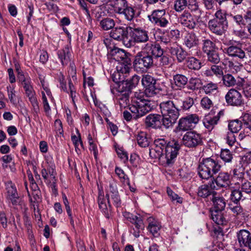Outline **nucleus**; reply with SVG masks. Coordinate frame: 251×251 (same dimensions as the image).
I'll use <instances>...</instances> for the list:
<instances>
[{"label": "nucleus", "instance_id": "4d7b16f0", "mask_svg": "<svg viewBox=\"0 0 251 251\" xmlns=\"http://www.w3.org/2000/svg\"><path fill=\"white\" fill-rule=\"evenodd\" d=\"M241 191L245 194L251 193V183L248 180H244L241 186Z\"/></svg>", "mask_w": 251, "mask_h": 251}, {"label": "nucleus", "instance_id": "cd10ccee", "mask_svg": "<svg viewBox=\"0 0 251 251\" xmlns=\"http://www.w3.org/2000/svg\"><path fill=\"white\" fill-rule=\"evenodd\" d=\"M197 172L199 177L202 179L208 180L209 178L212 179V176L209 171L204 158L199 162L197 167Z\"/></svg>", "mask_w": 251, "mask_h": 251}, {"label": "nucleus", "instance_id": "412c9836", "mask_svg": "<svg viewBox=\"0 0 251 251\" xmlns=\"http://www.w3.org/2000/svg\"><path fill=\"white\" fill-rule=\"evenodd\" d=\"M247 164L246 161H243V157L237 162L235 168L233 170V178L241 182L244 180L245 167L244 165Z\"/></svg>", "mask_w": 251, "mask_h": 251}, {"label": "nucleus", "instance_id": "3c124183", "mask_svg": "<svg viewBox=\"0 0 251 251\" xmlns=\"http://www.w3.org/2000/svg\"><path fill=\"white\" fill-rule=\"evenodd\" d=\"M187 0H176L174 9L176 12H181L187 7Z\"/></svg>", "mask_w": 251, "mask_h": 251}, {"label": "nucleus", "instance_id": "6e6d98bb", "mask_svg": "<svg viewBox=\"0 0 251 251\" xmlns=\"http://www.w3.org/2000/svg\"><path fill=\"white\" fill-rule=\"evenodd\" d=\"M201 105L205 109H209L213 105L212 100L207 97H203L201 101Z\"/></svg>", "mask_w": 251, "mask_h": 251}, {"label": "nucleus", "instance_id": "c756f323", "mask_svg": "<svg viewBox=\"0 0 251 251\" xmlns=\"http://www.w3.org/2000/svg\"><path fill=\"white\" fill-rule=\"evenodd\" d=\"M210 199L213 202L214 208L213 211H223L224 210L226 202L223 197L219 196L216 192V194Z\"/></svg>", "mask_w": 251, "mask_h": 251}, {"label": "nucleus", "instance_id": "20e7f679", "mask_svg": "<svg viewBox=\"0 0 251 251\" xmlns=\"http://www.w3.org/2000/svg\"><path fill=\"white\" fill-rule=\"evenodd\" d=\"M208 25L211 31L218 35H222L228 27L226 14L221 10H218L215 14V18L209 20Z\"/></svg>", "mask_w": 251, "mask_h": 251}, {"label": "nucleus", "instance_id": "603ef678", "mask_svg": "<svg viewBox=\"0 0 251 251\" xmlns=\"http://www.w3.org/2000/svg\"><path fill=\"white\" fill-rule=\"evenodd\" d=\"M209 71H211L214 75L218 77H222L224 75L223 67L217 64L212 65L210 67Z\"/></svg>", "mask_w": 251, "mask_h": 251}, {"label": "nucleus", "instance_id": "9d476101", "mask_svg": "<svg viewBox=\"0 0 251 251\" xmlns=\"http://www.w3.org/2000/svg\"><path fill=\"white\" fill-rule=\"evenodd\" d=\"M247 50V49L242 48L241 44L235 45L231 43L228 47L224 49L225 52L229 56L237 58L243 61L244 60H246L248 58V54Z\"/></svg>", "mask_w": 251, "mask_h": 251}, {"label": "nucleus", "instance_id": "f257e3e1", "mask_svg": "<svg viewBox=\"0 0 251 251\" xmlns=\"http://www.w3.org/2000/svg\"><path fill=\"white\" fill-rule=\"evenodd\" d=\"M154 147L150 150L151 158H158L163 164L170 165L174 163L180 145L175 140L167 142L163 138H158L154 141Z\"/></svg>", "mask_w": 251, "mask_h": 251}, {"label": "nucleus", "instance_id": "4be33fe9", "mask_svg": "<svg viewBox=\"0 0 251 251\" xmlns=\"http://www.w3.org/2000/svg\"><path fill=\"white\" fill-rule=\"evenodd\" d=\"M169 52L173 56H175L177 62L182 63L188 58V53L181 46L171 47Z\"/></svg>", "mask_w": 251, "mask_h": 251}, {"label": "nucleus", "instance_id": "a878e982", "mask_svg": "<svg viewBox=\"0 0 251 251\" xmlns=\"http://www.w3.org/2000/svg\"><path fill=\"white\" fill-rule=\"evenodd\" d=\"M144 49L152 55L153 58H158L164 53L163 49L158 44L147 43L145 45Z\"/></svg>", "mask_w": 251, "mask_h": 251}, {"label": "nucleus", "instance_id": "338daca9", "mask_svg": "<svg viewBox=\"0 0 251 251\" xmlns=\"http://www.w3.org/2000/svg\"><path fill=\"white\" fill-rule=\"evenodd\" d=\"M110 197L113 201L114 204L116 207H119L121 205V201L119 193L117 194H113L112 195H110Z\"/></svg>", "mask_w": 251, "mask_h": 251}, {"label": "nucleus", "instance_id": "2eb2a0df", "mask_svg": "<svg viewBox=\"0 0 251 251\" xmlns=\"http://www.w3.org/2000/svg\"><path fill=\"white\" fill-rule=\"evenodd\" d=\"M225 99L227 103L231 106H239L244 104L241 94L234 89H231L228 91Z\"/></svg>", "mask_w": 251, "mask_h": 251}, {"label": "nucleus", "instance_id": "dca6fc26", "mask_svg": "<svg viewBox=\"0 0 251 251\" xmlns=\"http://www.w3.org/2000/svg\"><path fill=\"white\" fill-rule=\"evenodd\" d=\"M164 118L157 114H150L147 116L145 120L146 126L148 128L160 129L164 126Z\"/></svg>", "mask_w": 251, "mask_h": 251}, {"label": "nucleus", "instance_id": "a18cd8bd", "mask_svg": "<svg viewBox=\"0 0 251 251\" xmlns=\"http://www.w3.org/2000/svg\"><path fill=\"white\" fill-rule=\"evenodd\" d=\"M161 228L160 224L156 222L153 221L151 222L148 227L149 231L154 236L157 237L159 235V231Z\"/></svg>", "mask_w": 251, "mask_h": 251}, {"label": "nucleus", "instance_id": "6e6552de", "mask_svg": "<svg viewBox=\"0 0 251 251\" xmlns=\"http://www.w3.org/2000/svg\"><path fill=\"white\" fill-rule=\"evenodd\" d=\"M139 100V101H136L135 104L129 107V110L133 114L134 118L135 119L144 116L153 109L150 100L145 99Z\"/></svg>", "mask_w": 251, "mask_h": 251}, {"label": "nucleus", "instance_id": "39448f33", "mask_svg": "<svg viewBox=\"0 0 251 251\" xmlns=\"http://www.w3.org/2000/svg\"><path fill=\"white\" fill-rule=\"evenodd\" d=\"M141 83L145 89V94L148 97H153L163 90L157 79L150 75H143Z\"/></svg>", "mask_w": 251, "mask_h": 251}, {"label": "nucleus", "instance_id": "c9c22d12", "mask_svg": "<svg viewBox=\"0 0 251 251\" xmlns=\"http://www.w3.org/2000/svg\"><path fill=\"white\" fill-rule=\"evenodd\" d=\"M207 57V61L212 64H218L221 61L220 53L219 49L205 53Z\"/></svg>", "mask_w": 251, "mask_h": 251}, {"label": "nucleus", "instance_id": "a211bd4d", "mask_svg": "<svg viewBox=\"0 0 251 251\" xmlns=\"http://www.w3.org/2000/svg\"><path fill=\"white\" fill-rule=\"evenodd\" d=\"M230 175L227 172H220L216 177H213L212 180V183L213 184V188H215L214 183L216 185L222 188H226L229 186Z\"/></svg>", "mask_w": 251, "mask_h": 251}, {"label": "nucleus", "instance_id": "7ed1b4c3", "mask_svg": "<svg viewBox=\"0 0 251 251\" xmlns=\"http://www.w3.org/2000/svg\"><path fill=\"white\" fill-rule=\"evenodd\" d=\"M109 54L113 59L119 62V65L117 66L118 71L121 72L122 74L129 72L131 60L128 53H126L124 50L114 47L109 51Z\"/></svg>", "mask_w": 251, "mask_h": 251}, {"label": "nucleus", "instance_id": "f03ea898", "mask_svg": "<svg viewBox=\"0 0 251 251\" xmlns=\"http://www.w3.org/2000/svg\"><path fill=\"white\" fill-rule=\"evenodd\" d=\"M159 108L164 118V126L166 128L173 127L176 123L179 116V105L176 100H167L161 102Z\"/></svg>", "mask_w": 251, "mask_h": 251}, {"label": "nucleus", "instance_id": "13d9d810", "mask_svg": "<svg viewBox=\"0 0 251 251\" xmlns=\"http://www.w3.org/2000/svg\"><path fill=\"white\" fill-rule=\"evenodd\" d=\"M194 102L193 99L190 97H188V98L186 99L184 101H183L182 105L179 106V108L182 107L184 110L189 109L194 104Z\"/></svg>", "mask_w": 251, "mask_h": 251}, {"label": "nucleus", "instance_id": "b1692460", "mask_svg": "<svg viewBox=\"0 0 251 251\" xmlns=\"http://www.w3.org/2000/svg\"><path fill=\"white\" fill-rule=\"evenodd\" d=\"M239 246L240 248H247L251 239V232L246 229H241L236 233Z\"/></svg>", "mask_w": 251, "mask_h": 251}, {"label": "nucleus", "instance_id": "72a5a7b5", "mask_svg": "<svg viewBox=\"0 0 251 251\" xmlns=\"http://www.w3.org/2000/svg\"><path fill=\"white\" fill-rule=\"evenodd\" d=\"M222 211H211V218L212 220L218 225H225L227 223L225 216L222 212Z\"/></svg>", "mask_w": 251, "mask_h": 251}, {"label": "nucleus", "instance_id": "2f4dec72", "mask_svg": "<svg viewBox=\"0 0 251 251\" xmlns=\"http://www.w3.org/2000/svg\"><path fill=\"white\" fill-rule=\"evenodd\" d=\"M57 55L63 66L67 65L70 61L71 52L68 45L57 51Z\"/></svg>", "mask_w": 251, "mask_h": 251}, {"label": "nucleus", "instance_id": "f3484780", "mask_svg": "<svg viewBox=\"0 0 251 251\" xmlns=\"http://www.w3.org/2000/svg\"><path fill=\"white\" fill-rule=\"evenodd\" d=\"M188 82V78L186 75L181 74H176L173 75L171 84L173 88L181 90L185 87Z\"/></svg>", "mask_w": 251, "mask_h": 251}, {"label": "nucleus", "instance_id": "5701e85b", "mask_svg": "<svg viewBox=\"0 0 251 251\" xmlns=\"http://www.w3.org/2000/svg\"><path fill=\"white\" fill-rule=\"evenodd\" d=\"M204 160L213 178L214 175L217 174L221 169L222 165L220 161L217 158H214L212 157L205 158Z\"/></svg>", "mask_w": 251, "mask_h": 251}, {"label": "nucleus", "instance_id": "864d4df0", "mask_svg": "<svg viewBox=\"0 0 251 251\" xmlns=\"http://www.w3.org/2000/svg\"><path fill=\"white\" fill-rule=\"evenodd\" d=\"M19 81L21 82L24 88L31 85V80L27 75H25L24 74H19L18 76Z\"/></svg>", "mask_w": 251, "mask_h": 251}, {"label": "nucleus", "instance_id": "680f3d73", "mask_svg": "<svg viewBox=\"0 0 251 251\" xmlns=\"http://www.w3.org/2000/svg\"><path fill=\"white\" fill-rule=\"evenodd\" d=\"M116 152L118 156L123 160L124 163H126L128 160V155L126 151L122 149H117Z\"/></svg>", "mask_w": 251, "mask_h": 251}, {"label": "nucleus", "instance_id": "f704fd0d", "mask_svg": "<svg viewBox=\"0 0 251 251\" xmlns=\"http://www.w3.org/2000/svg\"><path fill=\"white\" fill-rule=\"evenodd\" d=\"M185 64L190 70L194 71L199 70L202 66L201 61L193 56L188 57Z\"/></svg>", "mask_w": 251, "mask_h": 251}, {"label": "nucleus", "instance_id": "423d86ee", "mask_svg": "<svg viewBox=\"0 0 251 251\" xmlns=\"http://www.w3.org/2000/svg\"><path fill=\"white\" fill-rule=\"evenodd\" d=\"M133 63L134 68L143 71L152 67L154 66V60L152 55L145 50L136 54Z\"/></svg>", "mask_w": 251, "mask_h": 251}, {"label": "nucleus", "instance_id": "58836bf2", "mask_svg": "<svg viewBox=\"0 0 251 251\" xmlns=\"http://www.w3.org/2000/svg\"><path fill=\"white\" fill-rule=\"evenodd\" d=\"M188 83V89L193 91L201 90L202 85L201 80L197 77H191Z\"/></svg>", "mask_w": 251, "mask_h": 251}, {"label": "nucleus", "instance_id": "37998d69", "mask_svg": "<svg viewBox=\"0 0 251 251\" xmlns=\"http://www.w3.org/2000/svg\"><path fill=\"white\" fill-rule=\"evenodd\" d=\"M114 10L118 14H120L124 10L128 4L126 0H114Z\"/></svg>", "mask_w": 251, "mask_h": 251}, {"label": "nucleus", "instance_id": "9b49d317", "mask_svg": "<svg viewBox=\"0 0 251 251\" xmlns=\"http://www.w3.org/2000/svg\"><path fill=\"white\" fill-rule=\"evenodd\" d=\"M129 31V40L131 42L130 47L136 43H146L149 40L148 32L140 27L133 28L130 26Z\"/></svg>", "mask_w": 251, "mask_h": 251}, {"label": "nucleus", "instance_id": "a19ab883", "mask_svg": "<svg viewBox=\"0 0 251 251\" xmlns=\"http://www.w3.org/2000/svg\"><path fill=\"white\" fill-rule=\"evenodd\" d=\"M243 126V121L240 118L231 121L228 124V127L231 132L237 133L242 128Z\"/></svg>", "mask_w": 251, "mask_h": 251}, {"label": "nucleus", "instance_id": "052dcab7", "mask_svg": "<svg viewBox=\"0 0 251 251\" xmlns=\"http://www.w3.org/2000/svg\"><path fill=\"white\" fill-rule=\"evenodd\" d=\"M230 17H231L232 18V19L233 20V21L238 25H244V16H242V15H240V14H237L235 15L230 14Z\"/></svg>", "mask_w": 251, "mask_h": 251}, {"label": "nucleus", "instance_id": "e2e57ef3", "mask_svg": "<svg viewBox=\"0 0 251 251\" xmlns=\"http://www.w3.org/2000/svg\"><path fill=\"white\" fill-rule=\"evenodd\" d=\"M29 100L30 101L31 104H32L34 110L35 112H37L39 110V106H38V102L37 101V100L36 97H35V95L32 96L31 97H28Z\"/></svg>", "mask_w": 251, "mask_h": 251}, {"label": "nucleus", "instance_id": "e433bc0d", "mask_svg": "<svg viewBox=\"0 0 251 251\" xmlns=\"http://www.w3.org/2000/svg\"><path fill=\"white\" fill-rule=\"evenodd\" d=\"M201 90L208 96L216 94L218 92V87L217 83L209 82L202 86Z\"/></svg>", "mask_w": 251, "mask_h": 251}, {"label": "nucleus", "instance_id": "5fc2aeb1", "mask_svg": "<svg viewBox=\"0 0 251 251\" xmlns=\"http://www.w3.org/2000/svg\"><path fill=\"white\" fill-rule=\"evenodd\" d=\"M240 119L243 121V126L251 130V115L248 113L245 114L240 117Z\"/></svg>", "mask_w": 251, "mask_h": 251}, {"label": "nucleus", "instance_id": "c85d7f7f", "mask_svg": "<svg viewBox=\"0 0 251 251\" xmlns=\"http://www.w3.org/2000/svg\"><path fill=\"white\" fill-rule=\"evenodd\" d=\"M130 222L134 226V227L133 228V235L135 237H138L140 231L145 227L142 217L139 215L135 216Z\"/></svg>", "mask_w": 251, "mask_h": 251}, {"label": "nucleus", "instance_id": "49530a36", "mask_svg": "<svg viewBox=\"0 0 251 251\" xmlns=\"http://www.w3.org/2000/svg\"><path fill=\"white\" fill-rule=\"evenodd\" d=\"M246 198V196L239 189H235L233 190L230 195V199L232 201L237 203L242 199L243 200Z\"/></svg>", "mask_w": 251, "mask_h": 251}, {"label": "nucleus", "instance_id": "79ce46f5", "mask_svg": "<svg viewBox=\"0 0 251 251\" xmlns=\"http://www.w3.org/2000/svg\"><path fill=\"white\" fill-rule=\"evenodd\" d=\"M147 134L145 132H139L137 136L138 144L142 148H146L149 146L150 140L147 138Z\"/></svg>", "mask_w": 251, "mask_h": 251}, {"label": "nucleus", "instance_id": "69168bd1", "mask_svg": "<svg viewBox=\"0 0 251 251\" xmlns=\"http://www.w3.org/2000/svg\"><path fill=\"white\" fill-rule=\"evenodd\" d=\"M159 40L161 43L164 44L165 45H168L170 43L171 40L167 32L164 33L161 36L158 37Z\"/></svg>", "mask_w": 251, "mask_h": 251}, {"label": "nucleus", "instance_id": "de8ad7c7", "mask_svg": "<svg viewBox=\"0 0 251 251\" xmlns=\"http://www.w3.org/2000/svg\"><path fill=\"white\" fill-rule=\"evenodd\" d=\"M220 157L225 163H229L233 159V154L228 149H222Z\"/></svg>", "mask_w": 251, "mask_h": 251}, {"label": "nucleus", "instance_id": "1a4fd4ad", "mask_svg": "<svg viewBox=\"0 0 251 251\" xmlns=\"http://www.w3.org/2000/svg\"><path fill=\"white\" fill-rule=\"evenodd\" d=\"M129 26L115 27L111 31L110 36L115 40L122 42L126 47L130 48L131 42L129 40Z\"/></svg>", "mask_w": 251, "mask_h": 251}, {"label": "nucleus", "instance_id": "bf43d9fd", "mask_svg": "<svg viewBox=\"0 0 251 251\" xmlns=\"http://www.w3.org/2000/svg\"><path fill=\"white\" fill-rule=\"evenodd\" d=\"M115 172L122 181H125L126 178L128 180L127 176L125 174L124 171L121 168L116 167Z\"/></svg>", "mask_w": 251, "mask_h": 251}, {"label": "nucleus", "instance_id": "bb28decb", "mask_svg": "<svg viewBox=\"0 0 251 251\" xmlns=\"http://www.w3.org/2000/svg\"><path fill=\"white\" fill-rule=\"evenodd\" d=\"M222 77L224 85L227 87H232L235 85L241 86H242V82L245 81L244 79L239 78L236 79L232 75L229 74L223 75Z\"/></svg>", "mask_w": 251, "mask_h": 251}, {"label": "nucleus", "instance_id": "774afa93", "mask_svg": "<svg viewBox=\"0 0 251 251\" xmlns=\"http://www.w3.org/2000/svg\"><path fill=\"white\" fill-rule=\"evenodd\" d=\"M244 25H247V26L251 25V11H248L244 15Z\"/></svg>", "mask_w": 251, "mask_h": 251}, {"label": "nucleus", "instance_id": "4468645a", "mask_svg": "<svg viewBox=\"0 0 251 251\" xmlns=\"http://www.w3.org/2000/svg\"><path fill=\"white\" fill-rule=\"evenodd\" d=\"M199 118L196 114H190L180 118L177 128L179 131L191 130L198 123Z\"/></svg>", "mask_w": 251, "mask_h": 251}, {"label": "nucleus", "instance_id": "8fccbe9b", "mask_svg": "<svg viewBox=\"0 0 251 251\" xmlns=\"http://www.w3.org/2000/svg\"><path fill=\"white\" fill-rule=\"evenodd\" d=\"M129 95L121 94L118 95L117 99L119 100L121 108H125L129 103Z\"/></svg>", "mask_w": 251, "mask_h": 251}, {"label": "nucleus", "instance_id": "473e14b6", "mask_svg": "<svg viewBox=\"0 0 251 251\" xmlns=\"http://www.w3.org/2000/svg\"><path fill=\"white\" fill-rule=\"evenodd\" d=\"M184 44L189 49L196 48L199 45V39L194 33L191 32L185 37Z\"/></svg>", "mask_w": 251, "mask_h": 251}, {"label": "nucleus", "instance_id": "aec40b11", "mask_svg": "<svg viewBox=\"0 0 251 251\" xmlns=\"http://www.w3.org/2000/svg\"><path fill=\"white\" fill-rule=\"evenodd\" d=\"M223 114V112L220 111L215 116H213L211 114L206 115L203 119V124L204 126L209 130H211L218 124L221 115Z\"/></svg>", "mask_w": 251, "mask_h": 251}, {"label": "nucleus", "instance_id": "c03bdc74", "mask_svg": "<svg viewBox=\"0 0 251 251\" xmlns=\"http://www.w3.org/2000/svg\"><path fill=\"white\" fill-rule=\"evenodd\" d=\"M115 25V21L113 19L110 18L103 19L100 21V25L101 28L104 30H108L112 29Z\"/></svg>", "mask_w": 251, "mask_h": 251}, {"label": "nucleus", "instance_id": "ea45409f", "mask_svg": "<svg viewBox=\"0 0 251 251\" xmlns=\"http://www.w3.org/2000/svg\"><path fill=\"white\" fill-rule=\"evenodd\" d=\"M119 14L122 15L125 20L128 22H131L135 18V10L133 7L131 6H127L124 10Z\"/></svg>", "mask_w": 251, "mask_h": 251}, {"label": "nucleus", "instance_id": "0e129e2a", "mask_svg": "<svg viewBox=\"0 0 251 251\" xmlns=\"http://www.w3.org/2000/svg\"><path fill=\"white\" fill-rule=\"evenodd\" d=\"M226 143L230 146H232L236 141V139L234 133L232 132H228L226 136Z\"/></svg>", "mask_w": 251, "mask_h": 251}, {"label": "nucleus", "instance_id": "ddd939ff", "mask_svg": "<svg viewBox=\"0 0 251 251\" xmlns=\"http://www.w3.org/2000/svg\"><path fill=\"white\" fill-rule=\"evenodd\" d=\"M140 79V76L135 75L129 79L122 80L119 84L118 92L121 94L130 95L132 89L139 83Z\"/></svg>", "mask_w": 251, "mask_h": 251}, {"label": "nucleus", "instance_id": "7c9ffc66", "mask_svg": "<svg viewBox=\"0 0 251 251\" xmlns=\"http://www.w3.org/2000/svg\"><path fill=\"white\" fill-rule=\"evenodd\" d=\"M218 48L213 39L203 37L201 40V50L205 54Z\"/></svg>", "mask_w": 251, "mask_h": 251}, {"label": "nucleus", "instance_id": "f8f14e48", "mask_svg": "<svg viewBox=\"0 0 251 251\" xmlns=\"http://www.w3.org/2000/svg\"><path fill=\"white\" fill-rule=\"evenodd\" d=\"M182 143L186 147L195 148L201 145L202 139L201 135L194 131L187 132L183 136Z\"/></svg>", "mask_w": 251, "mask_h": 251}, {"label": "nucleus", "instance_id": "09e8293b", "mask_svg": "<svg viewBox=\"0 0 251 251\" xmlns=\"http://www.w3.org/2000/svg\"><path fill=\"white\" fill-rule=\"evenodd\" d=\"M187 7L192 11L198 13H201L199 3L196 0H187Z\"/></svg>", "mask_w": 251, "mask_h": 251}, {"label": "nucleus", "instance_id": "0eeeda50", "mask_svg": "<svg viewBox=\"0 0 251 251\" xmlns=\"http://www.w3.org/2000/svg\"><path fill=\"white\" fill-rule=\"evenodd\" d=\"M148 18L152 24L160 27H166L172 24L171 15L165 9L154 10Z\"/></svg>", "mask_w": 251, "mask_h": 251}, {"label": "nucleus", "instance_id": "393cba45", "mask_svg": "<svg viewBox=\"0 0 251 251\" xmlns=\"http://www.w3.org/2000/svg\"><path fill=\"white\" fill-rule=\"evenodd\" d=\"M213 184L212 182L209 184L201 185L198 189L197 194L198 196L203 198H212L216 193L213 190Z\"/></svg>", "mask_w": 251, "mask_h": 251}, {"label": "nucleus", "instance_id": "4c0bfd02", "mask_svg": "<svg viewBox=\"0 0 251 251\" xmlns=\"http://www.w3.org/2000/svg\"><path fill=\"white\" fill-rule=\"evenodd\" d=\"M7 198L8 201L12 203L13 205H17L19 202V197L17 192L16 188L11 186L7 189Z\"/></svg>", "mask_w": 251, "mask_h": 251}, {"label": "nucleus", "instance_id": "6ab92c4d", "mask_svg": "<svg viewBox=\"0 0 251 251\" xmlns=\"http://www.w3.org/2000/svg\"><path fill=\"white\" fill-rule=\"evenodd\" d=\"M178 22L184 26L193 29L196 25L195 20L188 11H184L178 17Z\"/></svg>", "mask_w": 251, "mask_h": 251}]
</instances>
